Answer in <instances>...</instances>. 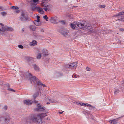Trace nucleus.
Instances as JSON below:
<instances>
[{
  "mask_svg": "<svg viewBox=\"0 0 124 124\" xmlns=\"http://www.w3.org/2000/svg\"><path fill=\"white\" fill-rule=\"evenodd\" d=\"M10 119L9 114L5 113L0 117V122L2 124H7L9 122Z\"/></svg>",
  "mask_w": 124,
  "mask_h": 124,
  "instance_id": "nucleus-1",
  "label": "nucleus"
},
{
  "mask_svg": "<svg viewBox=\"0 0 124 124\" xmlns=\"http://www.w3.org/2000/svg\"><path fill=\"white\" fill-rule=\"evenodd\" d=\"M70 26L73 29L77 30L84 28L85 26V25L80 22H75L74 23L70 24Z\"/></svg>",
  "mask_w": 124,
  "mask_h": 124,
  "instance_id": "nucleus-2",
  "label": "nucleus"
},
{
  "mask_svg": "<svg viewBox=\"0 0 124 124\" xmlns=\"http://www.w3.org/2000/svg\"><path fill=\"white\" fill-rule=\"evenodd\" d=\"M22 21H29L30 19L27 15V12L24 11H22L21 13V15L20 18Z\"/></svg>",
  "mask_w": 124,
  "mask_h": 124,
  "instance_id": "nucleus-3",
  "label": "nucleus"
},
{
  "mask_svg": "<svg viewBox=\"0 0 124 124\" xmlns=\"http://www.w3.org/2000/svg\"><path fill=\"white\" fill-rule=\"evenodd\" d=\"M37 119L38 124H41L42 123V118L47 115L46 113H42L38 115H35Z\"/></svg>",
  "mask_w": 124,
  "mask_h": 124,
  "instance_id": "nucleus-4",
  "label": "nucleus"
},
{
  "mask_svg": "<svg viewBox=\"0 0 124 124\" xmlns=\"http://www.w3.org/2000/svg\"><path fill=\"white\" fill-rule=\"evenodd\" d=\"M121 17V18L118 19L119 21H123L124 22V11H122L116 15L113 16V17H116L117 18H119Z\"/></svg>",
  "mask_w": 124,
  "mask_h": 124,
  "instance_id": "nucleus-5",
  "label": "nucleus"
},
{
  "mask_svg": "<svg viewBox=\"0 0 124 124\" xmlns=\"http://www.w3.org/2000/svg\"><path fill=\"white\" fill-rule=\"evenodd\" d=\"M27 123H32L33 122H35L37 124H38L37 122V119L35 115L33 114L32 115L30 118H29L27 120Z\"/></svg>",
  "mask_w": 124,
  "mask_h": 124,
  "instance_id": "nucleus-6",
  "label": "nucleus"
},
{
  "mask_svg": "<svg viewBox=\"0 0 124 124\" xmlns=\"http://www.w3.org/2000/svg\"><path fill=\"white\" fill-rule=\"evenodd\" d=\"M67 30L61 29L60 31V32L64 37L68 38L70 37V33Z\"/></svg>",
  "mask_w": 124,
  "mask_h": 124,
  "instance_id": "nucleus-7",
  "label": "nucleus"
},
{
  "mask_svg": "<svg viewBox=\"0 0 124 124\" xmlns=\"http://www.w3.org/2000/svg\"><path fill=\"white\" fill-rule=\"evenodd\" d=\"M37 108H35V110L38 111H44L46 108L43 106H41L40 104H37Z\"/></svg>",
  "mask_w": 124,
  "mask_h": 124,
  "instance_id": "nucleus-8",
  "label": "nucleus"
},
{
  "mask_svg": "<svg viewBox=\"0 0 124 124\" xmlns=\"http://www.w3.org/2000/svg\"><path fill=\"white\" fill-rule=\"evenodd\" d=\"M50 20L51 23L54 24L58 23L60 21L59 19L56 16L51 17Z\"/></svg>",
  "mask_w": 124,
  "mask_h": 124,
  "instance_id": "nucleus-9",
  "label": "nucleus"
},
{
  "mask_svg": "<svg viewBox=\"0 0 124 124\" xmlns=\"http://www.w3.org/2000/svg\"><path fill=\"white\" fill-rule=\"evenodd\" d=\"M14 29L11 27L7 26L3 27L1 30V31L7 32V31H12Z\"/></svg>",
  "mask_w": 124,
  "mask_h": 124,
  "instance_id": "nucleus-10",
  "label": "nucleus"
},
{
  "mask_svg": "<svg viewBox=\"0 0 124 124\" xmlns=\"http://www.w3.org/2000/svg\"><path fill=\"white\" fill-rule=\"evenodd\" d=\"M29 79L31 83H34L35 81L37 80L38 78H37L35 76H32V75L31 74V76L29 77Z\"/></svg>",
  "mask_w": 124,
  "mask_h": 124,
  "instance_id": "nucleus-11",
  "label": "nucleus"
},
{
  "mask_svg": "<svg viewBox=\"0 0 124 124\" xmlns=\"http://www.w3.org/2000/svg\"><path fill=\"white\" fill-rule=\"evenodd\" d=\"M33 103V101L31 100H29L28 99L24 100L23 101V103L27 105H29Z\"/></svg>",
  "mask_w": 124,
  "mask_h": 124,
  "instance_id": "nucleus-12",
  "label": "nucleus"
},
{
  "mask_svg": "<svg viewBox=\"0 0 124 124\" xmlns=\"http://www.w3.org/2000/svg\"><path fill=\"white\" fill-rule=\"evenodd\" d=\"M31 5V9L32 11L36 10L37 7L36 6V4L33 3H29Z\"/></svg>",
  "mask_w": 124,
  "mask_h": 124,
  "instance_id": "nucleus-13",
  "label": "nucleus"
},
{
  "mask_svg": "<svg viewBox=\"0 0 124 124\" xmlns=\"http://www.w3.org/2000/svg\"><path fill=\"white\" fill-rule=\"evenodd\" d=\"M70 68L72 69L76 67L77 66V63L76 62H74L72 63H71L70 64H69Z\"/></svg>",
  "mask_w": 124,
  "mask_h": 124,
  "instance_id": "nucleus-14",
  "label": "nucleus"
},
{
  "mask_svg": "<svg viewBox=\"0 0 124 124\" xmlns=\"http://www.w3.org/2000/svg\"><path fill=\"white\" fill-rule=\"evenodd\" d=\"M120 118H121V117H119L116 119L110 120L109 121V123L111 124H116L118 123V119Z\"/></svg>",
  "mask_w": 124,
  "mask_h": 124,
  "instance_id": "nucleus-15",
  "label": "nucleus"
},
{
  "mask_svg": "<svg viewBox=\"0 0 124 124\" xmlns=\"http://www.w3.org/2000/svg\"><path fill=\"white\" fill-rule=\"evenodd\" d=\"M25 59L29 62H32L34 61V59L31 57L26 56L25 57Z\"/></svg>",
  "mask_w": 124,
  "mask_h": 124,
  "instance_id": "nucleus-16",
  "label": "nucleus"
},
{
  "mask_svg": "<svg viewBox=\"0 0 124 124\" xmlns=\"http://www.w3.org/2000/svg\"><path fill=\"white\" fill-rule=\"evenodd\" d=\"M42 54L44 57H46L48 55L47 54L48 52L47 50L44 49L42 50Z\"/></svg>",
  "mask_w": 124,
  "mask_h": 124,
  "instance_id": "nucleus-17",
  "label": "nucleus"
},
{
  "mask_svg": "<svg viewBox=\"0 0 124 124\" xmlns=\"http://www.w3.org/2000/svg\"><path fill=\"white\" fill-rule=\"evenodd\" d=\"M31 74L30 73H25L23 74V75L24 78H29V77L31 76Z\"/></svg>",
  "mask_w": 124,
  "mask_h": 124,
  "instance_id": "nucleus-18",
  "label": "nucleus"
},
{
  "mask_svg": "<svg viewBox=\"0 0 124 124\" xmlns=\"http://www.w3.org/2000/svg\"><path fill=\"white\" fill-rule=\"evenodd\" d=\"M36 9L41 14H43L44 13V12L43 10V9L40 7H37Z\"/></svg>",
  "mask_w": 124,
  "mask_h": 124,
  "instance_id": "nucleus-19",
  "label": "nucleus"
},
{
  "mask_svg": "<svg viewBox=\"0 0 124 124\" xmlns=\"http://www.w3.org/2000/svg\"><path fill=\"white\" fill-rule=\"evenodd\" d=\"M69 66L68 64L64 65L62 66L63 68L62 70L64 71H67V68H69Z\"/></svg>",
  "mask_w": 124,
  "mask_h": 124,
  "instance_id": "nucleus-20",
  "label": "nucleus"
},
{
  "mask_svg": "<svg viewBox=\"0 0 124 124\" xmlns=\"http://www.w3.org/2000/svg\"><path fill=\"white\" fill-rule=\"evenodd\" d=\"M39 1V0H32L29 1H28V3H33L35 4V3H36V4H37L39 3L38 2Z\"/></svg>",
  "mask_w": 124,
  "mask_h": 124,
  "instance_id": "nucleus-21",
  "label": "nucleus"
},
{
  "mask_svg": "<svg viewBox=\"0 0 124 124\" xmlns=\"http://www.w3.org/2000/svg\"><path fill=\"white\" fill-rule=\"evenodd\" d=\"M37 42L35 40H33L30 43L29 45L31 46H34L37 44Z\"/></svg>",
  "mask_w": 124,
  "mask_h": 124,
  "instance_id": "nucleus-22",
  "label": "nucleus"
},
{
  "mask_svg": "<svg viewBox=\"0 0 124 124\" xmlns=\"http://www.w3.org/2000/svg\"><path fill=\"white\" fill-rule=\"evenodd\" d=\"M87 106L88 107L89 110H91L92 109L94 110L95 109V107L93 106H92L90 104L87 105Z\"/></svg>",
  "mask_w": 124,
  "mask_h": 124,
  "instance_id": "nucleus-23",
  "label": "nucleus"
},
{
  "mask_svg": "<svg viewBox=\"0 0 124 124\" xmlns=\"http://www.w3.org/2000/svg\"><path fill=\"white\" fill-rule=\"evenodd\" d=\"M50 0H42V1L41 4L42 6H44L45 4L47 3L48 1H49Z\"/></svg>",
  "mask_w": 124,
  "mask_h": 124,
  "instance_id": "nucleus-24",
  "label": "nucleus"
},
{
  "mask_svg": "<svg viewBox=\"0 0 124 124\" xmlns=\"http://www.w3.org/2000/svg\"><path fill=\"white\" fill-rule=\"evenodd\" d=\"M30 28L33 31H35L36 30V27L34 25H32L30 26Z\"/></svg>",
  "mask_w": 124,
  "mask_h": 124,
  "instance_id": "nucleus-25",
  "label": "nucleus"
},
{
  "mask_svg": "<svg viewBox=\"0 0 124 124\" xmlns=\"http://www.w3.org/2000/svg\"><path fill=\"white\" fill-rule=\"evenodd\" d=\"M86 113L88 115H90V117H91V118H92L93 120L94 119V116H93L91 114L90 111H87Z\"/></svg>",
  "mask_w": 124,
  "mask_h": 124,
  "instance_id": "nucleus-26",
  "label": "nucleus"
},
{
  "mask_svg": "<svg viewBox=\"0 0 124 124\" xmlns=\"http://www.w3.org/2000/svg\"><path fill=\"white\" fill-rule=\"evenodd\" d=\"M37 79L38 80H37L36 81V82L37 83V85H38V86H42V83H41V82L40 81V80H39L38 79Z\"/></svg>",
  "mask_w": 124,
  "mask_h": 124,
  "instance_id": "nucleus-27",
  "label": "nucleus"
},
{
  "mask_svg": "<svg viewBox=\"0 0 124 124\" xmlns=\"http://www.w3.org/2000/svg\"><path fill=\"white\" fill-rule=\"evenodd\" d=\"M43 6L44 7H47V8H49V9H50L52 8L53 7V6L52 5L49 4H45V5L44 6Z\"/></svg>",
  "mask_w": 124,
  "mask_h": 124,
  "instance_id": "nucleus-28",
  "label": "nucleus"
},
{
  "mask_svg": "<svg viewBox=\"0 0 124 124\" xmlns=\"http://www.w3.org/2000/svg\"><path fill=\"white\" fill-rule=\"evenodd\" d=\"M39 93L38 92L35 93L33 95V97L34 99H35L36 97H37L39 95Z\"/></svg>",
  "mask_w": 124,
  "mask_h": 124,
  "instance_id": "nucleus-29",
  "label": "nucleus"
},
{
  "mask_svg": "<svg viewBox=\"0 0 124 124\" xmlns=\"http://www.w3.org/2000/svg\"><path fill=\"white\" fill-rule=\"evenodd\" d=\"M33 67L35 70H39V67L36 65V64H34L33 65Z\"/></svg>",
  "mask_w": 124,
  "mask_h": 124,
  "instance_id": "nucleus-30",
  "label": "nucleus"
},
{
  "mask_svg": "<svg viewBox=\"0 0 124 124\" xmlns=\"http://www.w3.org/2000/svg\"><path fill=\"white\" fill-rule=\"evenodd\" d=\"M33 23L35 24L37 26H40L42 24V23H39L37 22H35V21H34Z\"/></svg>",
  "mask_w": 124,
  "mask_h": 124,
  "instance_id": "nucleus-31",
  "label": "nucleus"
},
{
  "mask_svg": "<svg viewBox=\"0 0 124 124\" xmlns=\"http://www.w3.org/2000/svg\"><path fill=\"white\" fill-rule=\"evenodd\" d=\"M0 14L2 16H5L7 15V13L6 12L3 11L0 12Z\"/></svg>",
  "mask_w": 124,
  "mask_h": 124,
  "instance_id": "nucleus-32",
  "label": "nucleus"
},
{
  "mask_svg": "<svg viewBox=\"0 0 124 124\" xmlns=\"http://www.w3.org/2000/svg\"><path fill=\"white\" fill-rule=\"evenodd\" d=\"M120 91L118 89H117L115 90L114 92V94L115 95H116L117 93H119Z\"/></svg>",
  "mask_w": 124,
  "mask_h": 124,
  "instance_id": "nucleus-33",
  "label": "nucleus"
},
{
  "mask_svg": "<svg viewBox=\"0 0 124 124\" xmlns=\"http://www.w3.org/2000/svg\"><path fill=\"white\" fill-rule=\"evenodd\" d=\"M11 8L13 9H18L19 8L17 6H12L11 7Z\"/></svg>",
  "mask_w": 124,
  "mask_h": 124,
  "instance_id": "nucleus-34",
  "label": "nucleus"
},
{
  "mask_svg": "<svg viewBox=\"0 0 124 124\" xmlns=\"http://www.w3.org/2000/svg\"><path fill=\"white\" fill-rule=\"evenodd\" d=\"M41 54L40 53H38L37 54V59H39L41 57Z\"/></svg>",
  "mask_w": 124,
  "mask_h": 124,
  "instance_id": "nucleus-35",
  "label": "nucleus"
},
{
  "mask_svg": "<svg viewBox=\"0 0 124 124\" xmlns=\"http://www.w3.org/2000/svg\"><path fill=\"white\" fill-rule=\"evenodd\" d=\"M43 18L46 21H47L48 19V17L46 15H45L43 16Z\"/></svg>",
  "mask_w": 124,
  "mask_h": 124,
  "instance_id": "nucleus-36",
  "label": "nucleus"
},
{
  "mask_svg": "<svg viewBox=\"0 0 124 124\" xmlns=\"http://www.w3.org/2000/svg\"><path fill=\"white\" fill-rule=\"evenodd\" d=\"M7 90L10 91H12L14 92H16V91L15 90L11 88H8L7 89Z\"/></svg>",
  "mask_w": 124,
  "mask_h": 124,
  "instance_id": "nucleus-37",
  "label": "nucleus"
},
{
  "mask_svg": "<svg viewBox=\"0 0 124 124\" xmlns=\"http://www.w3.org/2000/svg\"><path fill=\"white\" fill-rule=\"evenodd\" d=\"M55 74L56 75V76L57 77H58L61 76V74L58 72H56L55 73Z\"/></svg>",
  "mask_w": 124,
  "mask_h": 124,
  "instance_id": "nucleus-38",
  "label": "nucleus"
},
{
  "mask_svg": "<svg viewBox=\"0 0 124 124\" xmlns=\"http://www.w3.org/2000/svg\"><path fill=\"white\" fill-rule=\"evenodd\" d=\"M43 9L46 11H49L50 10L49 9V8H47V7H46L45 8H43Z\"/></svg>",
  "mask_w": 124,
  "mask_h": 124,
  "instance_id": "nucleus-39",
  "label": "nucleus"
},
{
  "mask_svg": "<svg viewBox=\"0 0 124 124\" xmlns=\"http://www.w3.org/2000/svg\"><path fill=\"white\" fill-rule=\"evenodd\" d=\"M89 32L92 33H95L96 32V31L95 30H91L89 31Z\"/></svg>",
  "mask_w": 124,
  "mask_h": 124,
  "instance_id": "nucleus-40",
  "label": "nucleus"
},
{
  "mask_svg": "<svg viewBox=\"0 0 124 124\" xmlns=\"http://www.w3.org/2000/svg\"><path fill=\"white\" fill-rule=\"evenodd\" d=\"M18 46L19 48L21 49H23V46L21 45H18Z\"/></svg>",
  "mask_w": 124,
  "mask_h": 124,
  "instance_id": "nucleus-41",
  "label": "nucleus"
},
{
  "mask_svg": "<svg viewBox=\"0 0 124 124\" xmlns=\"http://www.w3.org/2000/svg\"><path fill=\"white\" fill-rule=\"evenodd\" d=\"M86 70L87 71H89L91 70V69L90 68H89L88 67H87L86 68Z\"/></svg>",
  "mask_w": 124,
  "mask_h": 124,
  "instance_id": "nucleus-42",
  "label": "nucleus"
},
{
  "mask_svg": "<svg viewBox=\"0 0 124 124\" xmlns=\"http://www.w3.org/2000/svg\"><path fill=\"white\" fill-rule=\"evenodd\" d=\"M59 22L62 23L63 24H64L65 23V21L64 20H62V21L60 20V21H59Z\"/></svg>",
  "mask_w": 124,
  "mask_h": 124,
  "instance_id": "nucleus-43",
  "label": "nucleus"
},
{
  "mask_svg": "<svg viewBox=\"0 0 124 124\" xmlns=\"http://www.w3.org/2000/svg\"><path fill=\"white\" fill-rule=\"evenodd\" d=\"M37 20H35L34 21H35V22H39V23H42L41 22H40V19H37Z\"/></svg>",
  "mask_w": 124,
  "mask_h": 124,
  "instance_id": "nucleus-44",
  "label": "nucleus"
},
{
  "mask_svg": "<svg viewBox=\"0 0 124 124\" xmlns=\"http://www.w3.org/2000/svg\"><path fill=\"white\" fill-rule=\"evenodd\" d=\"M105 32L107 33H109L110 32V31L109 30H106L105 31Z\"/></svg>",
  "mask_w": 124,
  "mask_h": 124,
  "instance_id": "nucleus-45",
  "label": "nucleus"
},
{
  "mask_svg": "<svg viewBox=\"0 0 124 124\" xmlns=\"http://www.w3.org/2000/svg\"><path fill=\"white\" fill-rule=\"evenodd\" d=\"M100 8H104L105 7V6L104 5H101L100 6Z\"/></svg>",
  "mask_w": 124,
  "mask_h": 124,
  "instance_id": "nucleus-46",
  "label": "nucleus"
},
{
  "mask_svg": "<svg viewBox=\"0 0 124 124\" xmlns=\"http://www.w3.org/2000/svg\"><path fill=\"white\" fill-rule=\"evenodd\" d=\"M77 104L78 105H80L81 106H84V103H77Z\"/></svg>",
  "mask_w": 124,
  "mask_h": 124,
  "instance_id": "nucleus-47",
  "label": "nucleus"
},
{
  "mask_svg": "<svg viewBox=\"0 0 124 124\" xmlns=\"http://www.w3.org/2000/svg\"><path fill=\"white\" fill-rule=\"evenodd\" d=\"M8 107L6 105H5L4 106V108L5 110H7V109Z\"/></svg>",
  "mask_w": 124,
  "mask_h": 124,
  "instance_id": "nucleus-48",
  "label": "nucleus"
},
{
  "mask_svg": "<svg viewBox=\"0 0 124 124\" xmlns=\"http://www.w3.org/2000/svg\"><path fill=\"white\" fill-rule=\"evenodd\" d=\"M49 101H51L52 103H54L55 102L53 100H51L50 99L49 100Z\"/></svg>",
  "mask_w": 124,
  "mask_h": 124,
  "instance_id": "nucleus-49",
  "label": "nucleus"
},
{
  "mask_svg": "<svg viewBox=\"0 0 124 124\" xmlns=\"http://www.w3.org/2000/svg\"><path fill=\"white\" fill-rule=\"evenodd\" d=\"M119 30L120 31H124V28H120Z\"/></svg>",
  "mask_w": 124,
  "mask_h": 124,
  "instance_id": "nucleus-50",
  "label": "nucleus"
},
{
  "mask_svg": "<svg viewBox=\"0 0 124 124\" xmlns=\"http://www.w3.org/2000/svg\"><path fill=\"white\" fill-rule=\"evenodd\" d=\"M116 41L117 42H121L120 40L118 39H117Z\"/></svg>",
  "mask_w": 124,
  "mask_h": 124,
  "instance_id": "nucleus-51",
  "label": "nucleus"
},
{
  "mask_svg": "<svg viewBox=\"0 0 124 124\" xmlns=\"http://www.w3.org/2000/svg\"><path fill=\"white\" fill-rule=\"evenodd\" d=\"M36 17H37V19H40L39 18H40V16H38V15H37V16H36Z\"/></svg>",
  "mask_w": 124,
  "mask_h": 124,
  "instance_id": "nucleus-52",
  "label": "nucleus"
},
{
  "mask_svg": "<svg viewBox=\"0 0 124 124\" xmlns=\"http://www.w3.org/2000/svg\"><path fill=\"white\" fill-rule=\"evenodd\" d=\"M4 10L0 6V11Z\"/></svg>",
  "mask_w": 124,
  "mask_h": 124,
  "instance_id": "nucleus-53",
  "label": "nucleus"
},
{
  "mask_svg": "<svg viewBox=\"0 0 124 124\" xmlns=\"http://www.w3.org/2000/svg\"><path fill=\"white\" fill-rule=\"evenodd\" d=\"M72 77L73 78V77L76 78V76L75 74V75L73 74V75L72 76Z\"/></svg>",
  "mask_w": 124,
  "mask_h": 124,
  "instance_id": "nucleus-54",
  "label": "nucleus"
},
{
  "mask_svg": "<svg viewBox=\"0 0 124 124\" xmlns=\"http://www.w3.org/2000/svg\"><path fill=\"white\" fill-rule=\"evenodd\" d=\"M35 100V99H34V101H33V102L35 103H37L38 102V101Z\"/></svg>",
  "mask_w": 124,
  "mask_h": 124,
  "instance_id": "nucleus-55",
  "label": "nucleus"
},
{
  "mask_svg": "<svg viewBox=\"0 0 124 124\" xmlns=\"http://www.w3.org/2000/svg\"><path fill=\"white\" fill-rule=\"evenodd\" d=\"M20 11L19 10H16L15 11V12L16 13H18Z\"/></svg>",
  "mask_w": 124,
  "mask_h": 124,
  "instance_id": "nucleus-56",
  "label": "nucleus"
},
{
  "mask_svg": "<svg viewBox=\"0 0 124 124\" xmlns=\"http://www.w3.org/2000/svg\"><path fill=\"white\" fill-rule=\"evenodd\" d=\"M84 104H84V106H87V105H88V104H88V103H84Z\"/></svg>",
  "mask_w": 124,
  "mask_h": 124,
  "instance_id": "nucleus-57",
  "label": "nucleus"
},
{
  "mask_svg": "<svg viewBox=\"0 0 124 124\" xmlns=\"http://www.w3.org/2000/svg\"><path fill=\"white\" fill-rule=\"evenodd\" d=\"M42 86L43 87H46V86L45 85L43 84H42Z\"/></svg>",
  "mask_w": 124,
  "mask_h": 124,
  "instance_id": "nucleus-58",
  "label": "nucleus"
},
{
  "mask_svg": "<svg viewBox=\"0 0 124 124\" xmlns=\"http://www.w3.org/2000/svg\"><path fill=\"white\" fill-rule=\"evenodd\" d=\"M6 85L8 87H10V85L9 84H7Z\"/></svg>",
  "mask_w": 124,
  "mask_h": 124,
  "instance_id": "nucleus-59",
  "label": "nucleus"
},
{
  "mask_svg": "<svg viewBox=\"0 0 124 124\" xmlns=\"http://www.w3.org/2000/svg\"><path fill=\"white\" fill-rule=\"evenodd\" d=\"M41 31L42 32H44V30L43 29H41Z\"/></svg>",
  "mask_w": 124,
  "mask_h": 124,
  "instance_id": "nucleus-60",
  "label": "nucleus"
},
{
  "mask_svg": "<svg viewBox=\"0 0 124 124\" xmlns=\"http://www.w3.org/2000/svg\"><path fill=\"white\" fill-rule=\"evenodd\" d=\"M64 111H63L62 112H58V113H59V114H62V113Z\"/></svg>",
  "mask_w": 124,
  "mask_h": 124,
  "instance_id": "nucleus-61",
  "label": "nucleus"
},
{
  "mask_svg": "<svg viewBox=\"0 0 124 124\" xmlns=\"http://www.w3.org/2000/svg\"><path fill=\"white\" fill-rule=\"evenodd\" d=\"M47 120H50V118H49V117L47 118Z\"/></svg>",
  "mask_w": 124,
  "mask_h": 124,
  "instance_id": "nucleus-62",
  "label": "nucleus"
},
{
  "mask_svg": "<svg viewBox=\"0 0 124 124\" xmlns=\"http://www.w3.org/2000/svg\"><path fill=\"white\" fill-rule=\"evenodd\" d=\"M29 47V46L28 45L26 46V48H28Z\"/></svg>",
  "mask_w": 124,
  "mask_h": 124,
  "instance_id": "nucleus-63",
  "label": "nucleus"
},
{
  "mask_svg": "<svg viewBox=\"0 0 124 124\" xmlns=\"http://www.w3.org/2000/svg\"><path fill=\"white\" fill-rule=\"evenodd\" d=\"M50 103L49 102H48L46 103V104H50Z\"/></svg>",
  "mask_w": 124,
  "mask_h": 124,
  "instance_id": "nucleus-64",
  "label": "nucleus"
}]
</instances>
